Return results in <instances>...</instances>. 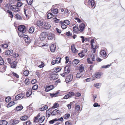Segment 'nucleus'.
Returning a JSON list of instances; mask_svg holds the SVG:
<instances>
[{
    "label": "nucleus",
    "mask_w": 125,
    "mask_h": 125,
    "mask_svg": "<svg viewBox=\"0 0 125 125\" xmlns=\"http://www.w3.org/2000/svg\"><path fill=\"white\" fill-rule=\"evenodd\" d=\"M40 115V113H39L37 116L34 118V122H35L42 123L44 121L45 118V117L44 116H42L41 117L39 118Z\"/></svg>",
    "instance_id": "obj_1"
},
{
    "label": "nucleus",
    "mask_w": 125,
    "mask_h": 125,
    "mask_svg": "<svg viewBox=\"0 0 125 125\" xmlns=\"http://www.w3.org/2000/svg\"><path fill=\"white\" fill-rule=\"evenodd\" d=\"M18 30L21 32L24 33L26 30V28L25 27L24 25H21L18 27Z\"/></svg>",
    "instance_id": "obj_2"
},
{
    "label": "nucleus",
    "mask_w": 125,
    "mask_h": 125,
    "mask_svg": "<svg viewBox=\"0 0 125 125\" xmlns=\"http://www.w3.org/2000/svg\"><path fill=\"white\" fill-rule=\"evenodd\" d=\"M73 76L72 74H70L68 75L65 79L66 83H68L71 82L73 79Z\"/></svg>",
    "instance_id": "obj_3"
},
{
    "label": "nucleus",
    "mask_w": 125,
    "mask_h": 125,
    "mask_svg": "<svg viewBox=\"0 0 125 125\" xmlns=\"http://www.w3.org/2000/svg\"><path fill=\"white\" fill-rule=\"evenodd\" d=\"M43 28L46 29H48L50 28L51 26V24L50 22H45L43 24Z\"/></svg>",
    "instance_id": "obj_4"
},
{
    "label": "nucleus",
    "mask_w": 125,
    "mask_h": 125,
    "mask_svg": "<svg viewBox=\"0 0 125 125\" xmlns=\"http://www.w3.org/2000/svg\"><path fill=\"white\" fill-rule=\"evenodd\" d=\"M46 33L44 32H42L39 38L41 41H43L45 38Z\"/></svg>",
    "instance_id": "obj_5"
},
{
    "label": "nucleus",
    "mask_w": 125,
    "mask_h": 125,
    "mask_svg": "<svg viewBox=\"0 0 125 125\" xmlns=\"http://www.w3.org/2000/svg\"><path fill=\"white\" fill-rule=\"evenodd\" d=\"M11 5L10 4H7L4 7L3 9L4 11H7V10H11Z\"/></svg>",
    "instance_id": "obj_6"
},
{
    "label": "nucleus",
    "mask_w": 125,
    "mask_h": 125,
    "mask_svg": "<svg viewBox=\"0 0 125 125\" xmlns=\"http://www.w3.org/2000/svg\"><path fill=\"white\" fill-rule=\"evenodd\" d=\"M85 28V25L83 23H82L79 25V31L81 32H82Z\"/></svg>",
    "instance_id": "obj_7"
},
{
    "label": "nucleus",
    "mask_w": 125,
    "mask_h": 125,
    "mask_svg": "<svg viewBox=\"0 0 125 125\" xmlns=\"http://www.w3.org/2000/svg\"><path fill=\"white\" fill-rule=\"evenodd\" d=\"M74 94L73 92H70L68 94L65 95L63 97L64 99H67L70 97L74 95Z\"/></svg>",
    "instance_id": "obj_8"
},
{
    "label": "nucleus",
    "mask_w": 125,
    "mask_h": 125,
    "mask_svg": "<svg viewBox=\"0 0 125 125\" xmlns=\"http://www.w3.org/2000/svg\"><path fill=\"white\" fill-rule=\"evenodd\" d=\"M18 7L16 6L11 5V10L15 12H19L20 10Z\"/></svg>",
    "instance_id": "obj_9"
},
{
    "label": "nucleus",
    "mask_w": 125,
    "mask_h": 125,
    "mask_svg": "<svg viewBox=\"0 0 125 125\" xmlns=\"http://www.w3.org/2000/svg\"><path fill=\"white\" fill-rule=\"evenodd\" d=\"M58 78V75L57 74H52L50 77L51 80H54L57 79Z\"/></svg>",
    "instance_id": "obj_10"
},
{
    "label": "nucleus",
    "mask_w": 125,
    "mask_h": 125,
    "mask_svg": "<svg viewBox=\"0 0 125 125\" xmlns=\"http://www.w3.org/2000/svg\"><path fill=\"white\" fill-rule=\"evenodd\" d=\"M45 23V21L41 20H38L36 22V25L38 26H41L43 25Z\"/></svg>",
    "instance_id": "obj_11"
},
{
    "label": "nucleus",
    "mask_w": 125,
    "mask_h": 125,
    "mask_svg": "<svg viewBox=\"0 0 125 125\" xmlns=\"http://www.w3.org/2000/svg\"><path fill=\"white\" fill-rule=\"evenodd\" d=\"M88 5L89 6H91V7H93L94 6L95 7V2L94 0H89L88 1Z\"/></svg>",
    "instance_id": "obj_12"
},
{
    "label": "nucleus",
    "mask_w": 125,
    "mask_h": 125,
    "mask_svg": "<svg viewBox=\"0 0 125 125\" xmlns=\"http://www.w3.org/2000/svg\"><path fill=\"white\" fill-rule=\"evenodd\" d=\"M24 96V94H19L15 96V99L16 100H20L22 99Z\"/></svg>",
    "instance_id": "obj_13"
},
{
    "label": "nucleus",
    "mask_w": 125,
    "mask_h": 125,
    "mask_svg": "<svg viewBox=\"0 0 125 125\" xmlns=\"http://www.w3.org/2000/svg\"><path fill=\"white\" fill-rule=\"evenodd\" d=\"M60 111L57 109L54 110L53 112H52L51 114V115H55L57 114H60Z\"/></svg>",
    "instance_id": "obj_14"
},
{
    "label": "nucleus",
    "mask_w": 125,
    "mask_h": 125,
    "mask_svg": "<svg viewBox=\"0 0 125 125\" xmlns=\"http://www.w3.org/2000/svg\"><path fill=\"white\" fill-rule=\"evenodd\" d=\"M71 50L73 53H76L77 52L78 50L75 48V46L74 44H73L71 46Z\"/></svg>",
    "instance_id": "obj_15"
},
{
    "label": "nucleus",
    "mask_w": 125,
    "mask_h": 125,
    "mask_svg": "<svg viewBox=\"0 0 125 125\" xmlns=\"http://www.w3.org/2000/svg\"><path fill=\"white\" fill-rule=\"evenodd\" d=\"M54 87L53 85H52L47 86L45 88V91L47 92L53 89Z\"/></svg>",
    "instance_id": "obj_16"
},
{
    "label": "nucleus",
    "mask_w": 125,
    "mask_h": 125,
    "mask_svg": "<svg viewBox=\"0 0 125 125\" xmlns=\"http://www.w3.org/2000/svg\"><path fill=\"white\" fill-rule=\"evenodd\" d=\"M17 63V62L16 61H15L13 62L10 64L11 67L13 68H16Z\"/></svg>",
    "instance_id": "obj_17"
},
{
    "label": "nucleus",
    "mask_w": 125,
    "mask_h": 125,
    "mask_svg": "<svg viewBox=\"0 0 125 125\" xmlns=\"http://www.w3.org/2000/svg\"><path fill=\"white\" fill-rule=\"evenodd\" d=\"M70 71V68L68 66H66L64 67V72L66 73H68Z\"/></svg>",
    "instance_id": "obj_18"
},
{
    "label": "nucleus",
    "mask_w": 125,
    "mask_h": 125,
    "mask_svg": "<svg viewBox=\"0 0 125 125\" xmlns=\"http://www.w3.org/2000/svg\"><path fill=\"white\" fill-rule=\"evenodd\" d=\"M100 54L101 57H105L106 56V53L104 50H102L100 52Z\"/></svg>",
    "instance_id": "obj_19"
},
{
    "label": "nucleus",
    "mask_w": 125,
    "mask_h": 125,
    "mask_svg": "<svg viewBox=\"0 0 125 125\" xmlns=\"http://www.w3.org/2000/svg\"><path fill=\"white\" fill-rule=\"evenodd\" d=\"M25 42L28 44L30 43L31 41L30 39V38L27 35H26L25 37Z\"/></svg>",
    "instance_id": "obj_20"
},
{
    "label": "nucleus",
    "mask_w": 125,
    "mask_h": 125,
    "mask_svg": "<svg viewBox=\"0 0 125 125\" xmlns=\"http://www.w3.org/2000/svg\"><path fill=\"white\" fill-rule=\"evenodd\" d=\"M73 30L74 32L76 33H78L79 31V28L76 25L74 26L73 27Z\"/></svg>",
    "instance_id": "obj_21"
},
{
    "label": "nucleus",
    "mask_w": 125,
    "mask_h": 125,
    "mask_svg": "<svg viewBox=\"0 0 125 125\" xmlns=\"http://www.w3.org/2000/svg\"><path fill=\"white\" fill-rule=\"evenodd\" d=\"M56 46L54 44H52L50 46V49L52 52H54L55 50Z\"/></svg>",
    "instance_id": "obj_22"
},
{
    "label": "nucleus",
    "mask_w": 125,
    "mask_h": 125,
    "mask_svg": "<svg viewBox=\"0 0 125 125\" xmlns=\"http://www.w3.org/2000/svg\"><path fill=\"white\" fill-rule=\"evenodd\" d=\"M54 37V35L53 34L50 33L48 35V38L49 40H52L53 39Z\"/></svg>",
    "instance_id": "obj_23"
},
{
    "label": "nucleus",
    "mask_w": 125,
    "mask_h": 125,
    "mask_svg": "<svg viewBox=\"0 0 125 125\" xmlns=\"http://www.w3.org/2000/svg\"><path fill=\"white\" fill-rule=\"evenodd\" d=\"M13 52V51L12 50H9L6 51L5 54L6 55H9L12 54Z\"/></svg>",
    "instance_id": "obj_24"
},
{
    "label": "nucleus",
    "mask_w": 125,
    "mask_h": 125,
    "mask_svg": "<svg viewBox=\"0 0 125 125\" xmlns=\"http://www.w3.org/2000/svg\"><path fill=\"white\" fill-rule=\"evenodd\" d=\"M51 11L52 13H53V14L54 15L57 14L58 13V9H55L52 10L51 9Z\"/></svg>",
    "instance_id": "obj_25"
},
{
    "label": "nucleus",
    "mask_w": 125,
    "mask_h": 125,
    "mask_svg": "<svg viewBox=\"0 0 125 125\" xmlns=\"http://www.w3.org/2000/svg\"><path fill=\"white\" fill-rule=\"evenodd\" d=\"M7 123V122L6 120H2L0 121V125H6Z\"/></svg>",
    "instance_id": "obj_26"
},
{
    "label": "nucleus",
    "mask_w": 125,
    "mask_h": 125,
    "mask_svg": "<svg viewBox=\"0 0 125 125\" xmlns=\"http://www.w3.org/2000/svg\"><path fill=\"white\" fill-rule=\"evenodd\" d=\"M59 93V92L57 91L55 93H50V95L52 97H56L58 96V94Z\"/></svg>",
    "instance_id": "obj_27"
},
{
    "label": "nucleus",
    "mask_w": 125,
    "mask_h": 125,
    "mask_svg": "<svg viewBox=\"0 0 125 125\" xmlns=\"http://www.w3.org/2000/svg\"><path fill=\"white\" fill-rule=\"evenodd\" d=\"M101 73H95V76L96 78H99L101 77Z\"/></svg>",
    "instance_id": "obj_28"
},
{
    "label": "nucleus",
    "mask_w": 125,
    "mask_h": 125,
    "mask_svg": "<svg viewBox=\"0 0 125 125\" xmlns=\"http://www.w3.org/2000/svg\"><path fill=\"white\" fill-rule=\"evenodd\" d=\"M84 69V67L83 64H81L80 66L79 71L80 73L83 72Z\"/></svg>",
    "instance_id": "obj_29"
},
{
    "label": "nucleus",
    "mask_w": 125,
    "mask_h": 125,
    "mask_svg": "<svg viewBox=\"0 0 125 125\" xmlns=\"http://www.w3.org/2000/svg\"><path fill=\"white\" fill-rule=\"evenodd\" d=\"M28 7L27 5H26L25 6L24 8V12L25 14L27 16V15L26 14V11H27L28 10L27 8H28Z\"/></svg>",
    "instance_id": "obj_30"
},
{
    "label": "nucleus",
    "mask_w": 125,
    "mask_h": 125,
    "mask_svg": "<svg viewBox=\"0 0 125 125\" xmlns=\"http://www.w3.org/2000/svg\"><path fill=\"white\" fill-rule=\"evenodd\" d=\"M54 16V15L52 13H49L47 14V18L48 19H50L53 17Z\"/></svg>",
    "instance_id": "obj_31"
},
{
    "label": "nucleus",
    "mask_w": 125,
    "mask_h": 125,
    "mask_svg": "<svg viewBox=\"0 0 125 125\" xmlns=\"http://www.w3.org/2000/svg\"><path fill=\"white\" fill-rule=\"evenodd\" d=\"M70 116V114H66L63 116L64 119H68Z\"/></svg>",
    "instance_id": "obj_32"
},
{
    "label": "nucleus",
    "mask_w": 125,
    "mask_h": 125,
    "mask_svg": "<svg viewBox=\"0 0 125 125\" xmlns=\"http://www.w3.org/2000/svg\"><path fill=\"white\" fill-rule=\"evenodd\" d=\"M20 119L21 120L25 121L28 119V117L26 115H24L21 117Z\"/></svg>",
    "instance_id": "obj_33"
},
{
    "label": "nucleus",
    "mask_w": 125,
    "mask_h": 125,
    "mask_svg": "<svg viewBox=\"0 0 125 125\" xmlns=\"http://www.w3.org/2000/svg\"><path fill=\"white\" fill-rule=\"evenodd\" d=\"M15 104L14 101L10 102L7 105V107H10L14 105Z\"/></svg>",
    "instance_id": "obj_34"
},
{
    "label": "nucleus",
    "mask_w": 125,
    "mask_h": 125,
    "mask_svg": "<svg viewBox=\"0 0 125 125\" xmlns=\"http://www.w3.org/2000/svg\"><path fill=\"white\" fill-rule=\"evenodd\" d=\"M32 92L31 90H29L26 93V96L27 97L29 96L32 94Z\"/></svg>",
    "instance_id": "obj_35"
},
{
    "label": "nucleus",
    "mask_w": 125,
    "mask_h": 125,
    "mask_svg": "<svg viewBox=\"0 0 125 125\" xmlns=\"http://www.w3.org/2000/svg\"><path fill=\"white\" fill-rule=\"evenodd\" d=\"M34 30V28L33 27H31L29 29V32L32 33H33Z\"/></svg>",
    "instance_id": "obj_36"
},
{
    "label": "nucleus",
    "mask_w": 125,
    "mask_h": 125,
    "mask_svg": "<svg viewBox=\"0 0 125 125\" xmlns=\"http://www.w3.org/2000/svg\"><path fill=\"white\" fill-rule=\"evenodd\" d=\"M23 108V106L20 105L16 107L15 108V110L17 111H20L22 110Z\"/></svg>",
    "instance_id": "obj_37"
},
{
    "label": "nucleus",
    "mask_w": 125,
    "mask_h": 125,
    "mask_svg": "<svg viewBox=\"0 0 125 125\" xmlns=\"http://www.w3.org/2000/svg\"><path fill=\"white\" fill-rule=\"evenodd\" d=\"M7 12L9 14V16L11 18H12L13 17V15L12 13V12L10 11V10H7Z\"/></svg>",
    "instance_id": "obj_38"
},
{
    "label": "nucleus",
    "mask_w": 125,
    "mask_h": 125,
    "mask_svg": "<svg viewBox=\"0 0 125 125\" xmlns=\"http://www.w3.org/2000/svg\"><path fill=\"white\" fill-rule=\"evenodd\" d=\"M23 4L22 2L21 1H19L17 3V6L18 7H20Z\"/></svg>",
    "instance_id": "obj_39"
},
{
    "label": "nucleus",
    "mask_w": 125,
    "mask_h": 125,
    "mask_svg": "<svg viewBox=\"0 0 125 125\" xmlns=\"http://www.w3.org/2000/svg\"><path fill=\"white\" fill-rule=\"evenodd\" d=\"M39 62V63H41V64L40 65L38 66V67L40 68H41L43 67L44 66V63L43 62H42L41 61H39L38 62Z\"/></svg>",
    "instance_id": "obj_40"
},
{
    "label": "nucleus",
    "mask_w": 125,
    "mask_h": 125,
    "mask_svg": "<svg viewBox=\"0 0 125 125\" xmlns=\"http://www.w3.org/2000/svg\"><path fill=\"white\" fill-rule=\"evenodd\" d=\"M1 46L3 49H6L8 46V45L7 44H4L1 45Z\"/></svg>",
    "instance_id": "obj_41"
},
{
    "label": "nucleus",
    "mask_w": 125,
    "mask_h": 125,
    "mask_svg": "<svg viewBox=\"0 0 125 125\" xmlns=\"http://www.w3.org/2000/svg\"><path fill=\"white\" fill-rule=\"evenodd\" d=\"M79 62V61L77 59H75L73 61V64L75 65L78 64Z\"/></svg>",
    "instance_id": "obj_42"
},
{
    "label": "nucleus",
    "mask_w": 125,
    "mask_h": 125,
    "mask_svg": "<svg viewBox=\"0 0 125 125\" xmlns=\"http://www.w3.org/2000/svg\"><path fill=\"white\" fill-rule=\"evenodd\" d=\"M15 17L17 19L21 20V16L18 14H16L15 16Z\"/></svg>",
    "instance_id": "obj_43"
},
{
    "label": "nucleus",
    "mask_w": 125,
    "mask_h": 125,
    "mask_svg": "<svg viewBox=\"0 0 125 125\" xmlns=\"http://www.w3.org/2000/svg\"><path fill=\"white\" fill-rule=\"evenodd\" d=\"M61 59L60 57H58L55 60L56 63H58L60 62Z\"/></svg>",
    "instance_id": "obj_44"
},
{
    "label": "nucleus",
    "mask_w": 125,
    "mask_h": 125,
    "mask_svg": "<svg viewBox=\"0 0 125 125\" xmlns=\"http://www.w3.org/2000/svg\"><path fill=\"white\" fill-rule=\"evenodd\" d=\"M80 109V106L79 105L76 106L75 107V111H78Z\"/></svg>",
    "instance_id": "obj_45"
},
{
    "label": "nucleus",
    "mask_w": 125,
    "mask_h": 125,
    "mask_svg": "<svg viewBox=\"0 0 125 125\" xmlns=\"http://www.w3.org/2000/svg\"><path fill=\"white\" fill-rule=\"evenodd\" d=\"M53 21L55 23H58L59 22L60 20L59 19H58L56 18H55L53 19Z\"/></svg>",
    "instance_id": "obj_46"
},
{
    "label": "nucleus",
    "mask_w": 125,
    "mask_h": 125,
    "mask_svg": "<svg viewBox=\"0 0 125 125\" xmlns=\"http://www.w3.org/2000/svg\"><path fill=\"white\" fill-rule=\"evenodd\" d=\"M29 73V72L27 70L23 72V74L26 76H28Z\"/></svg>",
    "instance_id": "obj_47"
},
{
    "label": "nucleus",
    "mask_w": 125,
    "mask_h": 125,
    "mask_svg": "<svg viewBox=\"0 0 125 125\" xmlns=\"http://www.w3.org/2000/svg\"><path fill=\"white\" fill-rule=\"evenodd\" d=\"M81 57H83L84 55V54L83 52H81L80 53L78 54Z\"/></svg>",
    "instance_id": "obj_48"
},
{
    "label": "nucleus",
    "mask_w": 125,
    "mask_h": 125,
    "mask_svg": "<svg viewBox=\"0 0 125 125\" xmlns=\"http://www.w3.org/2000/svg\"><path fill=\"white\" fill-rule=\"evenodd\" d=\"M101 85L100 83H97L94 84V86L97 88L99 87V86L100 87Z\"/></svg>",
    "instance_id": "obj_49"
},
{
    "label": "nucleus",
    "mask_w": 125,
    "mask_h": 125,
    "mask_svg": "<svg viewBox=\"0 0 125 125\" xmlns=\"http://www.w3.org/2000/svg\"><path fill=\"white\" fill-rule=\"evenodd\" d=\"M12 73L13 75L17 78H19V76L17 73L13 72H12Z\"/></svg>",
    "instance_id": "obj_50"
},
{
    "label": "nucleus",
    "mask_w": 125,
    "mask_h": 125,
    "mask_svg": "<svg viewBox=\"0 0 125 125\" xmlns=\"http://www.w3.org/2000/svg\"><path fill=\"white\" fill-rule=\"evenodd\" d=\"M28 4L29 5H31L32 3L33 0H26Z\"/></svg>",
    "instance_id": "obj_51"
},
{
    "label": "nucleus",
    "mask_w": 125,
    "mask_h": 125,
    "mask_svg": "<svg viewBox=\"0 0 125 125\" xmlns=\"http://www.w3.org/2000/svg\"><path fill=\"white\" fill-rule=\"evenodd\" d=\"M59 106V104L58 103L54 104L53 106L52 107V108H55L58 107Z\"/></svg>",
    "instance_id": "obj_52"
},
{
    "label": "nucleus",
    "mask_w": 125,
    "mask_h": 125,
    "mask_svg": "<svg viewBox=\"0 0 125 125\" xmlns=\"http://www.w3.org/2000/svg\"><path fill=\"white\" fill-rule=\"evenodd\" d=\"M91 59L93 61H94L95 59V56L94 55H91Z\"/></svg>",
    "instance_id": "obj_53"
},
{
    "label": "nucleus",
    "mask_w": 125,
    "mask_h": 125,
    "mask_svg": "<svg viewBox=\"0 0 125 125\" xmlns=\"http://www.w3.org/2000/svg\"><path fill=\"white\" fill-rule=\"evenodd\" d=\"M50 110V109H49L48 110H47L46 111V116L47 117H49L50 116V114L48 113V112Z\"/></svg>",
    "instance_id": "obj_54"
},
{
    "label": "nucleus",
    "mask_w": 125,
    "mask_h": 125,
    "mask_svg": "<svg viewBox=\"0 0 125 125\" xmlns=\"http://www.w3.org/2000/svg\"><path fill=\"white\" fill-rule=\"evenodd\" d=\"M38 88V85H34L32 87L33 90H36Z\"/></svg>",
    "instance_id": "obj_55"
},
{
    "label": "nucleus",
    "mask_w": 125,
    "mask_h": 125,
    "mask_svg": "<svg viewBox=\"0 0 125 125\" xmlns=\"http://www.w3.org/2000/svg\"><path fill=\"white\" fill-rule=\"evenodd\" d=\"M63 120V118L62 117H61L58 119L55 118V120L59 121H62Z\"/></svg>",
    "instance_id": "obj_56"
},
{
    "label": "nucleus",
    "mask_w": 125,
    "mask_h": 125,
    "mask_svg": "<svg viewBox=\"0 0 125 125\" xmlns=\"http://www.w3.org/2000/svg\"><path fill=\"white\" fill-rule=\"evenodd\" d=\"M92 48H93V50L94 52V53H95L96 49L97 48V46H95L94 47L93 46V47H92Z\"/></svg>",
    "instance_id": "obj_57"
},
{
    "label": "nucleus",
    "mask_w": 125,
    "mask_h": 125,
    "mask_svg": "<svg viewBox=\"0 0 125 125\" xmlns=\"http://www.w3.org/2000/svg\"><path fill=\"white\" fill-rule=\"evenodd\" d=\"M91 47H93V44L94 43V40L93 39H92L91 40Z\"/></svg>",
    "instance_id": "obj_58"
},
{
    "label": "nucleus",
    "mask_w": 125,
    "mask_h": 125,
    "mask_svg": "<svg viewBox=\"0 0 125 125\" xmlns=\"http://www.w3.org/2000/svg\"><path fill=\"white\" fill-rule=\"evenodd\" d=\"M64 22L67 25H69L70 23V21L67 20L64 21Z\"/></svg>",
    "instance_id": "obj_59"
},
{
    "label": "nucleus",
    "mask_w": 125,
    "mask_h": 125,
    "mask_svg": "<svg viewBox=\"0 0 125 125\" xmlns=\"http://www.w3.org/2000/svg\"><path fill=\"white\" fill-rule=\"evenodd\" d=\"M110 66V65H108L103 66L102 67V68H106L109 67Z\"/></svg>",
    "instance_id": "obj_60"
},
{
    "label": "nucleus",
    "mask_w": 125,
    "mask_h": 125,
    "mask_svg": "<svg viewBox=\"0 0 125 125\" xmlns=\"http://www.w3.org/2000/svg\"><path fill=\"white\" fill-rule=\"evenodd\" d=\"M10 97H7L6 98V99H5V101H6V102H7L8 103L9 102V101L10 100Z\"/></svg>",
    "instance_id": "obj_61"
},
{
    "label": "nucleus",
    "mask_w": 125,
    "mask_h": 125,
    "mask_svg": "<svg viewBox=\"0 0 125 125\" xmlns=\"http://www.w3.org/2000/svg\"><path fill=\"white\" fill-rule=\"evenodd\" d=\"M65 58L66 60L65 63H67L69 61V57L67 56H66Z\"/></svg>",
    "instance_id": "obj_62"
},
{
    "label": "nucleus",
    "mask_w": 125,
    "mask_h": 125,
    "mask_svg": "<svg viewBox=\"0 0 125 125\" xmlns=\"http://www.w3.org/2000/svg\"><path fill=\"white\" fill-rule=\"evenodd\" d=\"M6 61H7L10 64L11 63V60L9 58H7L6 59Z\"/></svg>",
    "instance_id": "obj_63"
},
{
    "label": "nucleus",
    "mask_w": 125,
    "mask_h": 125,
    "mask_svg": "<svg viewBox=\"0 0 125 125\" xmlns=\"http://www.w3.org/2000/svg\"><path fill=\"white\" fill-rule=\"evenodd\" d=\"M75 19L76 20H77V21L79 23H80L82 22L81 20L78 18H75Z\"/></svg>",
    "instance_id": "obj_64"
}]
</instances>
